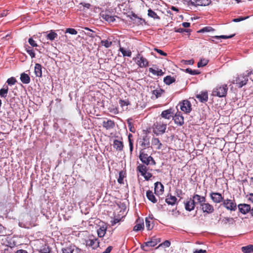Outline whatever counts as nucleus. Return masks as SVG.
Listing matches in <instances>:
<instances>
[{"label":"nucleus","mask_w":253,"mask_h":253,"mask_svg":"<svg viewBox=\"0 0 253 253\" xmlns=\"http://www.w3.org/2000/svg\"><path fill=\"white\" fill-rule=\"evenodd\" d=\"M101 44L102 45L105 46L106 48H108L112 44V42L108 40H102L101 41Z\"/></svg>","instance_id":"46"},{"label":"nucleus","mask_w":253,"mask_h":253,"mask_svg":"<svg viewBox=\"0 0 253 253\" xmlns=\"http://www.w3.org/2000/svg\"><path fill=\"white\" fill-rule=\"evenodd\" d=\"M16 82V80L14 77H11L7 79L6 83L8 85H14Z\"/></svg>","instance_id":"50"},{"label":"nucleus","mask_w":253,"mask_h":253,"mask_svg":"<svg viewBox=\"0 0 253 253\" xmlns=\"http://www.w3.org/2000/svg\"><path fill=\"white\" fill-rule=\"evenodd\" d=\"M241 251L244 253H253V245H249L246 246L242 247L241 248Z\"/></svg>","instance_id":"33"},{"label":"nucleus","mask_w":253,"mask_h":253,"mask_svg":"<svg viewBox=\"0 0 253 253\" xmlns=\"http://www.w3.org/2000/svg\"><path fill=\"white\" fill-rule=\"evenodd\" d=\"M196 205V202L194 201L192 198L187 201L185 203V209L186 211H191L194 210Z\"/></svg>","instance_id":"17"},{"label":"nucleus","mask_w":253,"mask_h":253,"mask_svg":"<svg viewBox=\"0 0 253 253\" xmlns=\"http://www.w3.org/2000/svg\"><path fill=\"white\" fill-rule=\"evenodd\" d=\"M73 250L70 247H66L62 249L63 253H73Z\"/></svg>","instance_id":"56"},{"label":"nucleus","mask_w":253,"mask_h":253,"mask_svg":"<svg viewBox=\"0 0 253 253\" xmlns=\"http://www.w3.org/2000/svg\"><path fill=\"white\" fill-rule=\"evenodd\" d=\"M174 114L173 110L172 108H169V109L162 111L161 114L162 118L169 120L171 117H173Z\"/></svg>","instance_id":"15"},{"label":"nucleus","mask_w":253,"mask_h":253,"mask_svg":"<svg viewBox=\"0 0 253 253\" xmlns=\"http://www.w3.org/2000/svg\"><path fill=\"white\" fill-rule=\"evenodd\" d=\"M104 9H105V13H104V8H103L100 14V16H111V14H112V12H111L110 9H107L106 8H104Z\"/></svg>","instance_id":"49"},{"label":"nucleus","mask_w":253,"mask_h":253,"mask_svg":"<svg viewBox=\"0 0 253 253\" xmlns=\"http://www.w3.org/2000/svg\"><path fill=\"white\" fill-rule=\"evenodd\" d=\"M226 84L216 86L213 90L212 94L214 96L222 97L226 96L228 90Z\"/></svg>","instance_id":"4"},{"label":"nucleus","mask_w":253,"mask_h":253,"mask_svg":"<svg viewBox=\"0 0 253 253\" xmlns=\"http://www.w3.org/2000/svg\"><path fill=\"white\" fill-rule=\"evenodd\" d=\"M192 199L194 201L196 202V204H199L200 207L204 202H206V199L205 196H201L198 194H195L193 196Z\"/></svg>","instance_id":"18"},{"label":"nucleus","mask_w":253,"mask_h":253,"mask_svg":"<svg viewBox=\"0 0 253 253\" xmlns=\"http://www.w3.org/2000/svg\"><path fill=\"white\" fill-rule=\"evenodd\" d=\"M208 60L206 59H202L197 64L198 67H202L207 65L208 63Z\"/></svg>","instance_id":"43"},{"label":"nucleus","mask_w":253,"mask_h":253,"mask_svg":"<svg viewBox=\"0 0 253 253\" xmlns=\"http://www.w3.org/2000/svg\"><path fill=\"white\" fill-rule=\"evenodd\" d=\"M176 200L177 198L175 196L171 195H170L169 196H168L167 198L166 199V203L172 206L174 205L175 204Z\"/></svg>","instance_id":"31"},{"label":"nucleus","mask_w":253,"mask_h":253,"mask_svg":"<svg viewBox=\"0 0 253 253\" xmlns=\"http://www.w3.org/2000/svg\"><path fill=\"white\" fill-rule=\"evenodd\" d=\"M135 59H138L136 61L137 65L141 67H146L148 66V61L146 58L144 57L143 56H141L140 54H138Z\"/></svg>","instance_id":"11"},{"label":"nucleus","mask_w":253,"mask_h":253,"mask_svg":"<svg viewBox=\"0 0 253 253\" xmlns=\"http://www.w3.org/2000/svg\"><path fill=\"white\" fill-rule=\"evenodd\" d=\"M214 31V29L212 28L211 27L207 26L203 28L201 30L198 31V33H204V32H213Z\"/></svg>","instance_id":"42"},{"label":"nucleus","mask_w":253,"mask_h":253,"mask_svg":"<svg viewBox=\"0 0 253 253\" xmlns=\"http://www.w3.org/2000/svg\"><path fill=\"white\" fill-rule=\"evenodd\" d=\"M28 42L29 44L33 47H37L38 46L36 42L31 38L29 39Z\"/></svg>","instance_id":"59"},{"label":"nucleus","mask_w":253,"mask_h":253,"mask_svg":"<svg viewBox=\"0 0 253 253\" xmlns=\"http://www.w3.org/2000/svg\"><path fill=\"white\" fill-rule=\"evenodd\" d=\"M210 196L212 202L216 204L222 202L224 199L221 194L218 192H211Z\"/></svg>","instance_id":"9"},{"label":"nucleus","mask_w":253,"mask_h":253,"mask_svg":"<svg viewBox=\"0 0 253 253\" xmlns=\"http://www.w3.org/2000/svg\"><path fill=\"white\" fill-rule=\"evenodd\" d=\"M141 175L143 176L146 180H149L152 176V174L150 172H147V171L145 172V174Z\"/></svg>","instance_id":"57"},{"label":"nucleus","mask_w":253,"mask_h":253,"mask_svg":"<svg viewBox=\"0 0 253 253\" xmlns=\"http://www.w3.org/2000/svg\"><path fill=\"white\" fill-rule=\"evenodd\" d=\"M58 35L55 32L51 30L50 33L48 34L46 36V38L47 39L50 41H53L56 38H57Z\"/></svg>","instance_id":"37"},{"label":"nucleus","mask_w":253,"mask_h":253,"mask_svg":"<svg viewBox=\"0 0 253 253\" xmlns=\"http://www.w3.org/2000/svg\"><path fill=\"white\" fill-rule=\"evenodd\" d=\"M106 227H105L104 226L100 227L97 230L98 236L99 237H104L105 234V233H106Z\"/></svg>","instance_id":"38"},{"label":"nucleus","mask_w":253,"mask_h":253,"mask_svg":"<svg viewBox=\"0 0 253 253\" xmlns=\"http://www.w3.org/2000/svg\"><path fill=\"white\" fill-rule=\"evenodd\" d=\"M194 62V60L192 59L188 60H183L181 61V63L185 65H193Z\"/></svg>","instance_id":"58"},{"label":"nucleus","mask_w":253,"mask_h":253,"mask_svg":"<svg viewBox=\"0 0 253 253\" xmlns=\"http://www.w3.org/2000/svg\"><path fill=\"white\" fill-rule=\"evenodd\" d=\"M85 31H82L81 33L82 35H85L90 38L95 37V32L87 27H84Z\"/></svg>","instance_id":"24"},{"label":"nucleus","mask_w":253,"mask_h":253,"mask_svg":"<svg viewBox=\"0 0 253 253\" xmlns=\"http://www.w3.org/2000/svg\"><path fill=\"white\" fill-rule=\"evenodd\" d=\"M252 74V71L248 70L246 72V73L238 74L235 77V79L233 80L232 83L235 84L239 88H241L247 84L249 77Z\"/></svg>","instance_id":"1"},{"label":"nucleus","mask_w":253,"mask_h":253,"mask_svg":"<svg viewBox=\"0 0 253 253\" xmlns=\"http://www.w3.org/2000/svg\"><path fill=\"white\" fill-rule=\"evenodd\" d=\"M175 81V79L170 76H167L164 79V82L166 84H170Z\"/></svg>","instance_id":"35"},{"label":"nucleus","mask_w":253,"mask_h":253,"mask_svg":"<svg viewBox=\"0 0 253 253\" xmlns=\"http://www.w3.org/2000/svg\"><path fill=\"white\" fill-rule=\"evenodd\" d=\"M180 109L185 113H190L192 110V105L190 102L187 100H184L182 102L179 103Z\"/></svg>","instance_id":"7"},{"label":"nucleus","mask_w":253,"mask_h":253,"mask_svg":"<svg viewBox=\"0 0 253 253\" xmlns=\"http://www.w3.org/2000/svg\"><path fill=\"white\" fill-rule=\"evenodd\" d=\"M42 65L40 64L36 63L35 66V74L37 77H41L42 76Z\"/></svg>","instance_id":"26"},{"label":"nucleus","mask_w":253,"mask_h":253,"mask_svg":"<svg viewBox=\"0 0 253 253\" xmlns=\"http://www.w3.org/2000/svg\"><path fill=\"white\" fill-rule=\"evenodd\" d=\"M235 34H233L229 36L225 35H221V36H213V38L216 39H228L230 38H232L234 36H235Z\"/></svg>","instance_id":"45"},{"label":"nucleus","mask_w":253,"mask_h":253,"mask_svg":"<svg viewBox=\"0 0 253 253\" xmlns=\"http://www.w3.org/2000/svg\"><path fill=\"white\" fill-rule=\"evenodd\" d=\"M155 50L158 53H159L161 55L166 56L167 55V54L166 52H164L163 51H162L161 49L155 48Z\"/></svg>","instance_id":"62"},{"label":"nucleus","mask_w":253,"mask_h":253,"mask_svg":"<svg viewBox=\"0 0 253 253\" xmlns=\"http://www.w3.org/2000/svg\"><path fill=\"white\" fill-rule=\"evenodd\" d=\"M249 17H240V18H235L232 20V21L234 22H238L243 21Z\"/></svg>","instance_id":"61"},{"label":"nucleus","mask_w":253,"mask_h":253,"mask_svg":"<svg viewBox=\"0 0 253 253\" xmlns=\"http://www.w3.org/2000/svg\"><path fill=\"white\" fill-rule=\"evenodd\" d=\"M136 170L140 172L141 175H144L145 172L147 171L148 169L145 165L139 164L136 168Z\"/></svg>","instance_id":"29"},{"label":"nucleus","mask_w":253,"mask_h":253,"mask_svg":"<svg viewBox=\"0 0 253 253\" xmlns=\"http://www.w3.org/2000/svg\"><path fill=\"white\" fill-rule=\"evenodd\" d=\"M100 20L104 22V21L109 23H112L115 21V17H99Z\"/></svg>","instance_id":"39"},{"label":"nucleus","mask_w":253,"mask_h":253,"mask_svg":"<svg viewBox=\"0 0 253 253\" xmlns=\"http://www.w3.org/2000/svg\"><path fill=\"white\" fill-rule=\"evenodd\" d=\"M113 146L117 151H121L124 148V144L122 141L115 139L113 142Z\"/></svg>","instance_id":"23"},{"label":"nucleus","mask_w":253,"mask_h":253,"mask_svg":"<svg viewBox=\"0 0 253 253\" xmlns=\"http://www.w3.org/2000/svg\"><path fill=\"white\" fill-rule=\"evenodd\" d=\"M155 193L159 195L164 191V186L160 182H156L155 183Z\"/></svg>","instance_id":"21"},{"label":"nucleus","mask_w":253,"mask_h":253,"mask_svg":"<svg viewBox=\"0 0 253 253\" xmlns=\"http://www.w3.org/2000/svg\"><path fill=\"white\" fill-rule=\"evenodd\" d=\"M164 92V91L161 88H157L152 91V93L154 94L156 98L160 97L162 94Z\"/></svg>","instance_id":"40"},{"label":"nucleus","mask_w":253,"mask_h":253,"mask_svg":"<svg viewBox=\"0 0 253 253\" xmlns=\"http://www.w3.org/2000/svg\"><path fill=\"white\" fill-rule=\"evenodd\" d=\"M20 80L22 83L24 84H28L30 82V78L28 74L23 73L21 74Z\"/></svg>","instance_id":"27"},{"label":"nucleus","mask_w":253,"mask_h":253,"mask_svg":"<svg viewBox=\"0 0 253 253\" xmlns=\"http://www.w3.org/2000/svg\"><path fill=\"white\" fill-rule=\"evenodd\" d=\"M179 11V9L174 6H171L169 10V13L171 15L176 14Z\"/></svg>","instance_id":"52"},{"label":"nucleus","mask_w":253,"mask_h":253,"mask_svg":"<svg viewBox=\"0 0 253 253\" xmlns=\"http://www.w3.org/2000/svg\"><path fill=\"white\" fill-rule=\"evenodd\" d=\"M196 97L201 102H206L208 100V93L207 91H202L196 95Z\"/></svg>","instance_id":"13"},{"label":"nucleus","mask_w":253,"mask_h":253,"mask_svg":"<svg viewBox=\"0 0 253 253\" xmlns=\"http://www.w3.org/2000/svg\"><path fill=\"white\" fill-rule=\"evenodd\" d=\"M136 225L133 227V231H139L144 229V225L143 220H140L139 218H138L136 221Z\"/></svg>","instance_id":"20"},{"label":"nucleus","mask_w":253,"mask_h":253,"mask_svg":"<svg viewBox=\"0 0 253 253\" xmlns=\"http://www.w3.org/2000/svg\"><path fill=\"white\" fill-rule=\"evenodd\" d=\"M159 242L160 240L159 239H152L150 241L145 242L141 246V249L146 252L149 251L146 247H154L156 246Z\"/></svg>","instance_id":"8"},{"label":"nucleus","mask_w":253,"mask_h":253,"mask_svg":"<svg viewBox=\"0 0 253 253\" xmlns=\"http://www.w3.org/2000/svg\"><path fill=\"white\" fill-rule=\"evenodd\" d=\"M193 253H207V251L205 250H195Z\"/></svg>","instance_id":"63"},{"label":"nucleus","mask_w":253,"mask_h":253,"mask_svg":"<svg viewBox=\"0 0 253 253\" xmlns=\"http://www.w3.org/2000/svg\"><path fill=\"white\" fill-rule=\"evenodd\" d=\"M200 207L203 212L210 214L212 213L214 211L213 207L208 203L204 202Z\"/></svg>","instance_id":"12"},{"label":"nucleus","mask_w":253,"mask_h":253,"mask_svg":"<svg viewBox=\"0 0 253 253\" xmlns=\"http://www.w3.org/2000/svg\"><path fill=\"white\" fill-rule=\"evenodd\" d=\"M196 4L201 6H206L210 4L211 2V0H193Z\"/></svg>","instance_id":"32"},{"label":"nucleus","mask_w":253,"mask_h":253,"mask_svg":"<svg viewBox=\"0 0 253 253\" xmlns=\"http://www.w3.org/2000/svg\"><path fill=\"white\" fill-rule=\"evenodd\" d=\"M222 206L227 210L230 211H235L237 210V204L234 199H223Z\"/></svg>","instance_id":"5"},{"label":"nucleus","mask_w":253,"mask_h":253,"mask_svg":"<svg viewBox=\"0 0 253 253\" xmlns=\"http://www.w3.org/2000/svg\"><path fill=\"white\" fill-rule=\"evenodd\" d=\"M129 18L128 24L131 25L134 24V25H142L145 23V21L140 17H128Z\"/></svg>","instance_id":"10"},{"label":"nucleus","mask_w":253,"mask_h":253,"mask_svg":"<svg viewBox=\"0 0 253 253\" xmlns=\"http://www.w3.org/2000/svg\"><path fill=\"white\" fill-rule=\"evenodd\" d=\"M222 222L224 224H227V223H233L234 222V220L232 217H225L222 219Z\"/></svg>","instance_id":"48"},{"label":"nucleus","mask_w":253,"mask_h":253,"mask_svg":"<svg viewBox=\"0 0 253 253\" xmlns=\"http://www.w3.org/2000/svg\"><path fill=\"white\" fill-rule=\"evenodd\" d=\"M145 224L148 230H152L154 227V225L153 219L152 218L148 217H146L145 218Z\"/></svg>","instance_id":"30"},{"label":"nucleus","mask_w":253,"mask_h":253,"mask_svg":"<svg viewBox=\"0 0 253 253\" xmlns=\"http://www.w3.org/2000/svg\"><path fill=\"white\" fill-rule=\"evenodd\" d=\"M138 142L140 146V150L145 151L146 149L150 147V138L147 135L143 136L142 138H140L138 140Z\"/></svg>","instance_id":"6"},{"label":"nucleus","mask_w":253,"mask_h":253,"mask_svg":"<svg viewBox=\"0 0 253 253\" xmlns=\"http://www.w3.org/2000/svg\"><path fill=\"white\" fill-rule=\"evenodd\" d=\"M80 5H81L83 6L84 10L85 8L89 9L91 7V4L88 3L81 2L80 3Z\"/></svg>","instance_id":"55"},{"label":"nucleus","mask_w":253,"mask_h":253,"mask_svg":"<svg viewBox=\"0 0 253 253\" xmlns=\"http://www.w3.org/2000/svg\"><path fill=\"white\" fill-rule=\"evenodd\" d=\"M139 159L141 162L145 165H155L156 162L153 157L151 156H149L148 154L145 153V151L143 150H140Z\"/></svg>","instance_id":"2"},{"label":"nucleus","mask_w":253,"mask_h":253,"mask_svg":"<svg viewBox=\"0 0 253 253\" xmlns=\"http://www.w3.org/2000/svg\"><path fill=\"white\" fill-rule=\"evenodd\" d=\"M50 251V249L48 247H44L41 250V252L42 253H49Z\"/></svg>","instance_id":"60"},{"label":"nucleus","mask_w":253,"mask_h":253,"mask_svg":"<svg viewBox=\"0 0 253 253\" xmlns=\"http://www.w3.org/2000/svg\"><path fill=\"white\" fill-rule=\"evenodd\" d=\"M112 248H113V247L112 246H109L106 249L105 251L104 252H103L102 253H110L111 252V251H112Z\"/></svg>","instance_id":"64"},{"label":"nucleus","mask_w":253,"mask_h":253,"mask_svg":"<svg viewBox=\"0 0 253 253\" xmlns=\"http://www.w3.org/2000/svg\"><path fill=\"white\" fill-rule=\"evenodd\" d=\"M167 127V124H164L160 119L157 121L153 126V131L156 135H159L164 133L165 132Z\"/></svg>","instance_id":"3"},{"label":"nucleus","mask_w":253,"mask_h":253,"mask_svg":"<svg viewBox=\"0 0 253 253\" xmlns=\"http://www.w3.org/2000/svg\"><path fill=\"white\" fill-rule=\"evenodd\" d=\"M185 72L192 75H199L200 74V72L198 70H192L190 68L185 69Z\"/></svg>","instance_id":"44"},{"label":"nucleus","mask_w":253,"mask_h":253,"mask_svg":"<svg viewBox=\"0 0 253 253\" xmlns=\"http://www.w3.org/2000/svg\"><path fill=\"white\" fill-rule=\"evenodd\" d=\"M115 126V123L114 121L108 120L105 121H104L102 123V126L103 127L105 128L106 129H110L114 127Z\"/></svg>","instance_id":"19"},{"label":"nucleus","mask_w":253,"mask_h":253,"mask_svg":"<svg viewBox=\"0 0 253 253\" xmlns=\"http://www.w3.org/2000/svg\"><path fill=\"white\" fill-rule=\"evenodd\" d=\"M132 137V135L130 133H129L128 135V139L129 142V149L130 152H131L133 151V140L131 139V137Z\"/></svg>","instance_id":"47"},{"label":"nucleus","mask_w":253,"mask_h":253,"mask_svg":"<svg viewBox=\"0 0 253 253\" xmlns=\"http://www.w3.org/2000/svg\"><path fill=\"white\" fill-rule=\"evenodd\" d=\"M27 52L30 55L31 58L35 57V53L34 52V50L30 47H29L26 49Z\"/></svg>","instance_id":"51"},{"label":"nucleus","mask_w":253,"mask_h":253,"mask_svg":"<svg viewBox=\"0 0 253 253\" xmlns=\"http://www.w3.org/2000/svg\"><path fill=\"white\" fill-rule=\"evenodd\" d=\"M126 176V172L124 170H121L119 172V177L118 179V182L120 184H124V178Z\"/></svg>","instance_id":"36"},{"label":"nucleus","mask_w":253,"mask_h":253,"mask_svg":"<svg viewBox=\"0 0 253 253\" xmlns=\"http://www.w3.org/2000/svg\"><path fill=\"white\" fill-rule=\"evenodd\" d=\"M86 245L95 249L99 246V242L96 239H89L86 241Z\"/></svg>","instance_id":"22"},{"label":"nucleus","mask_w":253,"mask_h":253,"mask_svg":"<svg viewBox=\"0 0 253 253\" xmlns=\"http://www.w3.org/2000/svg\"><path fill=\"white\" fill-rule=\"evenodd\" d=\"M170 245V242L168 240H166L163 243L160 244L157 248H158L161 246H164L165 247H169Z\"/></svg>","instance_id":"54"},{"label":"nucleus","mask_w":253,"mask_h":253,"mask_svg":"<svg viewBox=\"0 0 253 253\" xmlns=\"http://www.w3.org/2000/svg\"><path fill=\"white\" fill-rule=\"evenodd\" d=\"M172 118L174 123L177 125L181 126L184 124V118L180 112L176 113Z\"/></svg>","instance_id":"14"},{"label":"nucleus","mask_w":253,"mask_h":253,"mask_svg":"<svg viewBox=\"0 0 253 253\" xmlns=\"http://www.w3.org/2000/svg\"><path fill=\"white\" fill-rule=\"evenodd\" d=\"M8 91V87L6 85H3V88L0 89V96L1 97H6Z\"/></svg>","instance_id":"34"},{"label":"nucleus","mask_w":253,"mask_h":253,"mask_svg":"<svg viewBox=\"0 0 253 253\" xmlns=\"http://www.w3.org/2000/svg\"><path fill=\"white\" fill-rule=\"evenodd\" d=\"M146 197L153 203H157V200L152 191L148 190L146 192Z\"/></svg>","instance_id":"28"},{"label":"nucleus","mask_w":253,"mask_h":253,"mask_svg":"<svg viewBox=\"0 0 253 253\" xmlns=\"http://www.w3.org/2000/svg\"><path fill=\"white\" fill-rule=\"evenodd\" d=\"M119 50L124 56L130 57L131 56V51L130 50H126L122 47H120Z\"/></svg>","instance_id":"41"},{"label":"nucleus","mask_w":253,"mask_h":253,"mask_svg":"<svg viewBox=\"0 0 253 253\" xmlns=\"http://www.w3.org/2000/svg\"><path fill=\"white\" fill-rule=\"evenodd\" d=\"M152 144L157 150H160L162 148V144L161 143L159 138L154 137L152 139Z\"/></svg>","instance_id":"25"},{"label":"nucleus","mask_w":253,"mask_h":253,"mask_svg":"<svg viewBox=\"0 0 253 253\" xmlns=\"http://www.w3.org/2000/svg\"><path fill=\"white\" fill-rule=\"evenodd\" d=\"M65 33H69L71 35H76L77 31L73 28H67L65 31Z\"/></svg>","instance_id":"53"},{"label":"nucleus","mask_w":253,"mask_h":253,"mask_svg":"<svg viewBox=\"0 0 253 253\" xmlns=\"http://www.w3.org/2000/svg\"><path fill=\"white\" fill-rule=\"evenodd\" d=\"M239 211L243 214H245L249 211H251V206L246 204H240L238 206Z\"/></svg>","instance_id":"16"}]
</instances>
